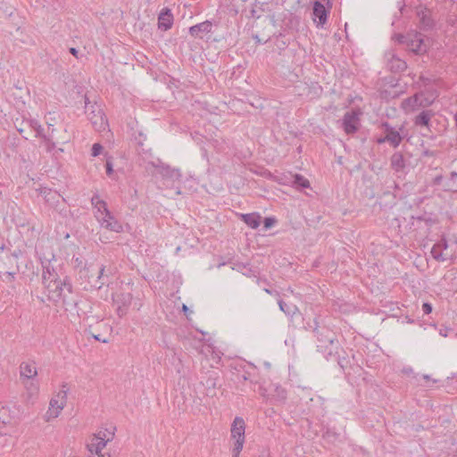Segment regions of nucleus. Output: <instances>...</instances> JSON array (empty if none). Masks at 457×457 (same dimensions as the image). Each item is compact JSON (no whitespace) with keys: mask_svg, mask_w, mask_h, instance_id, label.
Segmentation results:
<instances>
[{"mask_svg":"<svg viewBox=\"0 0 457 457\" xmlns=\"http://www.w3.org/2000/svg\"><path fill=\"white\" fill-rule=\"evenodd\" d=\"M435 101L432 96H428L425 93L420 92L403 99L401 103V109L405 114H410L420 108L430 106Z\"/></svg>","mask_w":457,"mask_h":457,"instance_id":"7ed1b4c3","label":"nucleus"},{"mask_svg":"<svg viewBox=\"0 0 457 457\" xmlns=\"http://www.w3.org/2000/svg\"><path fill=\"white\" fill-rule=\"evenodd\" d=\"M41 193L44 195L46 202L48 203L49 204H54V203H57L60 198V195H58L57 192L53 191L51 189L45 188L41 191Z\"/></svg>","mask_w":457,"mask_h":457,"instance_id":"bb28decb","label":"nucleus"},{"mask_svg":"<svg viewBox=\"0 0 457 457\" xmlns=\"http://www.w3.org/2000/svg\"><path fill=\"white\" fill-rule=\"evenodd\" d=\"M399 43L406 45L407 48L417 54H423L428 51V44L425 41V37L419 32H410L406 35L399 34L396 36Z\"/></svg>","mask_w":457,"mask_h":457,"instance_id":"f03ea898","label":"nucleus"},{"mask_svg":"<svg viewBox=\"0 0 457 457\" xmlns=\"http://www.w3.org/2000/svg\"><path fill=\"white\" fill-rule=\"evenodd\" d=\"M132 295L130 293H116L112 295V302L116 306V312L119 317L127 314L128 309L131 303Z\"/></svg>","mask_w":457,"mask_h":457,"instance_id":"6e6552de","label":"nucleus"},{"mask_svg":"<svg viewBox=\"0 0 457 457\" xmlns=\"http://www.w3.org/2000/svg\"><path fill=\"white\" fill-rule=\"evenodd\" d=\"M388 65L390 70L395 72L403 71L407 67L406 62L403 60L395 57L394 54H391Z\"/></svg>","mask_w":457,"mask_h":457,"instance_id":"393cba45","label":"nucleus"},{"mask_svg":"<svg viewBox=\"0 0 457 457\" xmlns=\"http://www.w3.org/2000/svg\"><path fill=\"white\" fill-rule=\"evenodd\" d=\"M422 311L425 314H429L432 312V305L428 303L422 304Z\"/></svg>","mask_w":457,"mask_h":457,"instance_id":"4c0bfd02","label":"nucleus"},{"mask_svg":"<svg viewBox=\"0 0 457 457\" xmlns=\"http://www.w3.org/2000/svg\"><path fill=\"white\" fill-rule=\"evenodd\" d=\"M264 228L266 229L271 228L275 223H276V220L274 218H271V217H268V218H265L264 219Z\"/></svg>","mask_w":457,"mask_h":457,"instance_id":"f704fd0d","label":"nucleus"},{"mask_svg":"<svg viewBox=\"0 0 457 457\" xmlns=\"http://www.w3.org/2000/svg\"><path fill=\"white\" fill-rule=\"evenodd\" d=\"M4 275L6 277V279L12 280L14 278V272L6 271L4 273Z\"/></svg>","mask_w":457,"mask_h":457,"instance_id":"ea45409f","label":"nucleus"},{"mask_svg":"<svg viewBox=\"0 0 457 457\" xmlns=\"http://www.w3.org/2000/svg\"><path fill=\"white\" fill-rule=\"evenodd\" d=\"M265 292H266V293H268V294H270V295H271V294H272V293H271V291H270V290H269V289H265Z\"/></svg>","mask_w":457,"mask_h":457,"instance_id":"864d4df0","label":"nucleus"},{"mask_svg":"<svg viewBox=\"0 0 457 457\" xmlns=\"http://www.w3.org/2000/svg\"><path fill=\"white\" fill-rule=\"evenodd\" d=\"M314 331L316 332L320 342L318 347L320 349L324 348L325 351L329 348L328 354L331 355L333 350L337 349L336 345L337 344V341L335 334L328 328H322L320 330L317 327L314 328Z\"/></svg>","mask_w":457,"mask_h":457,"instance_id":"0eeeda50","label":"nucleus"},{"mask_svg":"<svg viewBox=\"0 0 457 457\" xmlns=\"http://www.w3.org/2000/svg\"><path fill=\"white\" fill-rule=\"evenodd\" d=\"M94 337H95V339H96L98 341H102L103 343H107V340H105V339L102 340L98 336H95Z\"/></svg>","mask_w":457,"mask_h":457,"instance_id":"09e8293b","label":"nucleus"},{"mask_svg":"<svg viewBox=\"0 0 457 457\" xmlns=\"http://www.w3.org/2000/svg\"><path fill=\"white\" fill-rule=\"evenodd\" d=\"M97 221L100 223L102 228H104L107 230L116 233L123 231L122 224L115 219L110 211H106L104 216H100V218L97 219Z\"/></svg>","mask_w":457,"mask_h":457,"instance_id":"f8f14e48","label":"nucleus"},{"mask_svg":"<svg viewBox=\"0 0 457 457\" xmlns=\"http://www.w3.org/2000/svg\"><path fill=\"white\" fill-rule=\"evenodd\" d=\"M159 172L165 179H170L171 181L179 180L181 178L179 170L172 169L170 166H161Z\"/></svg>","mask_w":457,"mask_h":457,"instance_id":"4be33fe9","label":"nucleus"},{"mask_svg":"<svg viewBox=\"0 0 457 457\" xmlns=\"http://www.w3.org/2000/svg\"><path fill=\"white\" fill-rule=\"evenodd\" d=\"M403 372H404L405 374H408V375H409V374L412 373V369H411V368H404V369H403Z\"/></svg>","mask_w":457,"mask_h":457,"instance_id":"a18cd8bd","label":"nucleus"},{"mask_svg":"<svg viewBox=\"0 0 457 457\" xmlns=\"http://www.w3.org/2000/svg\"><path fill=\"white\" fill-rule=\"evenodd\" d=\"M86 113L96 130L102 131L105 129L107 120L100 106L95 104L88 105L86 102Z\"/></svg>","mask_w":457,"mask_h":457,"instance_id":"423d86ee","label":"nucleus"},{"mask_svg":"<svg viewBox=\"0 0 457 457\" xmlns=\"http://www.w3.org/2000/svg\"><path fill=\"white\" fill-rule=\"evenodd\" d=\"M182 308H183V311H184L185 312H187L188 311L187 306V305H185V304H183V307H182Z\"/></svg>","mask_w":457,"mask_h":457,"instance_id":"3c124183","label":"nucleus"},{"mask_svg":"<svg viewBox=\"0 0 457 457\" xmlns=\"http://www.w3.org/2000/svg\"><path fill=\"white\" fill-rule=\"evenodd\" d=\"M386 128V139L392 146L397 147L403 139L400 132L403 130V126H401L399 130H395L393 127L388 124H385Z\"/></svg>","mask_w":457,"mask_h":457,"instance_id":"dca6fc26","label":"nucleus"},{"mask_svg":"<svg viewBox=\"0 0 457 457\" xmlns=\"http://www.w3.org/2000/svg\"><path fill=\"white\" fill-rule=\"evenodd\" d=\"M451 179H457V172L456 171H452L451 172Z\"/></svg>","mask_w":457,"mask_h":457,"instance_id":"49530a36","label":"nucleus"},{"mask_svg":"<svg viewBox=\"0 0 457 457\" xmlns=\"http://www.w3.org/2000/svg\"><path fill=\"white\" fill-rule=\"evenodd\" d=\"M422 378H423L424 380H429V379H430V378H429V376H428V375H423V376H422Z\"/></svg>","mask_w":457,"mask_h":457,"instance_id":"8fccbe9b","label":"nucleus"},{"mask_svg":"<svg viewBox=\"0 0 457 457\" xmlns=\"http://www.w3.org/2000/svg\"><path fill=\"white\" fill-rule=\"evenodd\" d=\"M420 28L423 30H430L435 27L436 21L432 17V12L425 6L420 5L416 9Z\"/></svg>","mask_w":457,"mask_h":457,"instance_id":"1a4fd4ad","label":"nucleus"},{"mask_svg":"<svg viewBox=\"0 0 457 457\" xmlns=\"http://www.w3.org/2000/svg\"><path fill=\"white\" fill-rule=\"evenodd\" d=\"M30 384H31V387L33 388V390H34L35 392H37V389H38V385H37V383H35L34 381H31V382H30Z\"/></svg>","mask_w":457,"mask_h":457,"instance_id":"37998d69","label":"nucleus"},{"mask_svg":"<svg viewBox=\"0 0 457 457\" xmlns=\"http://www.w3.org/2000/svg\"><path fill=\"white\" fill-rule=\"evenodd\" d=\"M245 420L241 417H236L231 425V437L235 440L234 444H240L244 446L245 443Z\"/></svg>","mask_w":457,"mask_h":457,"instance_id":"ddd939ff","label":"nucleus"},{"mask_svg":"<svg viewBox=\"0 0 457 457\" xmlns=\"http://www.w3.org/2000/svg\"><path fill=\"white\" fill-rule=\"evenodd\" d=\"M241 217L242 220L252 228H257L260 226L262 217L258 213L242 214Z\"/></svg>","mask_w":457,"mask_h":457,"instance_id":"5701e85b","label":"nucleus"},{"mask_svg":"<svg viewBox=\"0 0 457 457\" xmlns=\"http://www.w3.org/2000/svg\"><path fill=\"white\" fill-rule=\"evenodd\" d=\"M385 142H386V137H383V138H379V139L378 140V144H382V143H385Z\"/></svg>","mask_w":457,"mask_h":457,"instance_id":"de8ad7c7","label":"nucleus"},{"mask_svg":"<svg viewBox=\"0 0 457 457\" xmlns=\"http://www.w3.org/2000/svg\"><path fill=\"white\" fill-rule=\"evenodd\" d=\"M10 421L9 410L6 407H0V423L7 424Z\"/></svg>","mask_w":457,"mask_h":457,"instance_id":"7c9ffc66","label":"nucleus"},{"mask_svg":"<svg viewBox=\"0 0 457 457\" xmlns=\"http://www.w3.org/2000/svg\"><path fill=\"white\" fill-rule=\"evenodd\" d=\"M360 112L352 110L346 112L342 120V127L345 133L353 134L357 131L360 120Z\"/></svg>","mask_w":457,"mask_h":457,"instance_id":"9b49d317","label":"nucleus"},{"mask_svg":"<svg viewBox=\"0 0 457 457\" xmlns=\"http://www.w3.org/2000/svg\"><path fill=\"white\" fill-rule=\"evenodd\" d=\"M432 110H424L415 116L413 123L416 127H426L428 128L430 120L434 116Z\"/></svg>","mask_w":457,"mask_h":457,"instance_id":"aec40b11","label":"nucleus"},{"mask_svg":"<svg viewBox=\"0 0 457 457\" xmlns=\"http://www.w3.org/2000/svg\"><path fill=\"white\" fill-rule=\"evenodd\" d=\"M59 118L60 116L56 112H48L47 116L46 117V123L48 129L47 133H51L52 129H54V125L57 123Z\"/></svg>","mask_w":457,"mask_h":457,"instance_id":"c85d7f7f","label":"nucleus"},{"mask_svg":"<svg viewBox=\"0 0 457 457\" xmlns=\"http://www.w3.org/2000/svg\"><path fill=\"white\" fill-rule=\"evenodd\" d=\"M278 303L279 309L287 316L294 317L299 312L297 306L295 304H288L282 300H278Z\"/></svg>","mask_w":457,"mask_h":457,"instance_id":"a878e982","label":"nucleus"},{"mask_svg":"<svg viewBox=\"0 0 457 457\" xmlns=\"http://www.w3.org/2000/svg\"><path fill=\"white\" fill-rule=\"evenodd\" d=\"M443 177L441 175L439 176H436L434 179V183L435 184H440L441 180H442Z\"/></svg>","mask_w":457,"mask_h":457,"instance_id":"79ce46f5","label":"nucleus"},{"mask_svg":"<svg viewBox=\"0 0 457 457\" xmlns=\"http://www.w3.org/2000/svg\"><path fill=\"white\" fill-rule=\"evenodd\" d=\"M103 151V146L99 143H96L92 146V156H98Z\"/></svg>","mask_w":457,"mask_h":457,"instance_id":"473e14b6","label":"nucleus"},{"mask_svg":"<svg viewBox=\"0 0 457 457\" xmlns=\"http://www.w3.org/2000/svg\"><path fill=\"white\" fill-rule=\"evenodd\" d=\"M173 24V15L169 8H163L158 17V27L161 29L168 30Z\"/></svg>","mask_w":457,"mask_h":457,"instance_id":"a211bd4d","label":"nucleus"},{"mask_svg":"<svg viewBox=\"0 0 457 457\" xmlns=\"http://www.w3.org/2000/svg\"><path fill=\"white\" fill-rule=\"evenodd\" d=\"M43 284L47 292L48 298L54 302L61 299L65 302L66 292L71 294L72 289L71 283L66 279L53 278L49 276H43Z\"/></svg>","mask_w":457,"mask_h":457,"instance_id":"f257e3e1","label":"nucleus"},{"mask_svg":"<svg viewBox=\"0 0 457 457\" xmlns=\"http://www.w3.org/2000/svg\"><path fill=\"white\" fill-rule=\"evenodd\" d=\"M276 391L278 393V399L279 401H283L286 399V392L283 388L279 387V386H277L276 387Z\"/></svg>","mask_w":457,"mask_h":457,"instance_id":"e433bc0d","label":"nucleus"},{"mask_svg":"<svg viewBox=\"0 0 457 457\" xmlns=\"http://www.w3.org/2000/svg\"><path fill=\"white\" fill-rule=\"evenodd\" d=\"M443 334H444V337H446V334H445V331L440 332V335H443Z\"/></svg>","mask_w":457,"mask_h":457,"instance_id":"4d7b16f0","label":"nucleus"},{"mask_svg":"<svg viewBox=\"0 0 457 457\" xmlns=\"http://www.w3.org/2000/svg\"><path fill=\"white\" fill-rule=\"evenodd\" d=\"M70 53H71L73 56H75L76 58H79V56H78L79 52H78V50H77L75 47H71V48H70Z\"/></svg>","mask_w":457,"mask_h":457,"instance_id":"a19ab883","label":"nucleus"},{"mask_svg":"<svg viewBox=\"0 0 457 457\" xmlns=\"http://www.w3.org/2000/svg\"><path fill=\"white\" fill-rule=\"evenodd\" d=\"M55 131V129H52L51 133H47V136L44 138L47 152H52L55 148L56 144H64L69 142L71 139V137L65 129L58 136L54 135Z\"/></svg>","mask_w":457,"mask_h":457,"instance_id":"9d476101","label":"nucleus"},{"mask_svg":"<svg viewBox=\"0 0 457 457\" xmlns=\"http://www.w3.org/2000/svg\"><path fill=\"white\" fill-rule=\"evenodd\" d=\"M243 449L242 445L240 444H234L233 449H232V457H239V454Z\"/></svg>","mask_w":457,"mask_h":457,"instance_id":"72a5a7b5","label":"nucleus"},{"mask_svg":"<svg viewBox=\"0 0 457 457\" xmlns=\"http://www.w3.org/2000/svg\"><path fill=\"white\" fill-rule=\"evenodd\" d=\"M212 27V22L206 21L190 27L189 33L194 37L202 38L204 34L211 32Z\"/></svg>","mask_w":457,"mask_h":457,"instance_id":"6ab92c4d","label":"nucleus"},{"mask_svg":"<svg viewBox=\"0 0 457 457\" xmlns=\"http://www.w3.org/2000/svg\"><path fill=\"white\" fill-rule=\"evenodd\" d=\"M91 204L94 208L96 210L95 212V217L96 220L100 218V216H104L105 212L109 211L107 208V204L104 200L100 199L99 195H95L91 198Z\"/></svg>","mask_w":457,"mask_h":457,"instance_id":"412c9836","label":"nucleus"},{"mask_svg":"<svg viewBox=\"0 0 457 457\" xmlns=\"http://www.w3.org/2000/svg\"><path fill=\"white\" fill-rule=\"evenodd\" d=\"M113 172L112 164L110 162H106V174L111 176Z\"/></svg>","mask_w":457,"mask_h":457,"instance_id":"58836bf2","label":"nucleus"},{"mask_svg":"<svg viewBox=\"0 0 457 457\" xmlns=\"http://www.w3.org/2000/svg\"><path fill=\"white\" fill-rule=\"evenodd\" d=\"M443 334H444V337H446V334H445V331L440 332V335H443Z\"/></svg>","mask_w":457,"mask_h":457,"instance_id":"6e6d98bb","label":"nucleus"},{"mask_svg":"<svg viewBox=\"0 0 457 457\" xmlns=\"http://www.w3.org/2000/svg\"><path fill=\"white\" fill-rule=\"evenodd\" d=\"M31 127L35 130L37 137H42L44 139L45 137L47 136V133H45V129L37 120L31 121Z\"/></svg>","mask_w":457,"mask_h":457,"instance_id":"c756f323","label":"nucleus"},{"mask_svg":"<svg viewBox=\"0 0 457 457\" xmlns=\"http://www.w3.org/2000/svg\"><path fill=\"white\" fill-rule=\"evenodd\" d=\"M104 284V282H102L99 286H98V288H101L102 286Z\"/></svg>","mask_w":457,"mask_h":457,"instance_id":"5fc2aeb1","label":"nucleus"},{"mask_svg":"<svg viewBox=\"0 0 457 457\" xmlns=\"http://www.w3.org/2000/svg\"><path fill=\"white\" fill-rule=\"evenodd\" d=\"M68 388L66 385L62 386V389L50 400L49 407L44 419L46 422L56 419L67 403Z\"/></svg>","mask_w":457,"mask_h":457,"instance_id":"20e7f679","label":"nucleus"},{"mask_svg":"<svg viewBox=\"0 0 457 457\" xmlns=\"http://www.w3.org/2000/svg\"><path fill=\"white\" fill-rule=\"evenodd\" d=\"M431 254L434 259L439 262H445L451 258L452 253L448 249V245L445 239H441L438 243L434 245L431 249Z\"/></svg>","mask_w":457,"mask_h":457,"instance_id":"4468645a","label":"nucleus"},{"mask_svg":"<svg viewBox=\"0 0 457 457\" xmlns=\"http://www.w3.org/2000/svg\"><path fill=\"white\" fill-rule=\"evenodd\" d=\"M104 267L102 266L100 270H99V276H98V279H101L103 275H104Z\"/></svg>","mask_w":457,"mask_h":457,"instance_id":"c03bdc74","label":"nucleus"},{"mask_svg":"<svg viewBox=\"0 0 457 457\" xmlns=\"http://www.w3.org/2000/svg\"><path fill=\"white\" fill-rule=\"evenodd\" d=\"M43 276H46V277L49 276L50 278H58L57 273L54 271V269H50L49 265L44 267L42 277Z\"/></svg>","mask_w":457,"mask_h":457,"instance_id":"2f4dec72","label":"nucleus"},{"mask_svg":"<svg viewBox=\"0 0 457 457\" xmlns=\"http://www.w3.org/2000/svg\"><path fill=\"white\" fill-rule=\"evenodd\" d=\"M328 11L325 5L319 0H316L313 4V21H316L318 19V25L323 26L327 22Z\"/></svg>","mask_w":457,"mask_h":457,"instance_id":"2eb2a0df","label":"nucleus"},{"mask_svg":"<svg viewBox=\"0 0 457 457\" xmlns=\"http://www.w3.org/2000/svg\"><path fill=\"white\" fill-rule=\"evenodd\" d=\"M454 121H455V124H456V126H457V112H455V114H454Z\"/></svg>","mask_w":457,"mask_h":457,"instance_id":"603ef678","label":"nucleus"},{"mask_svg":"<svg viewBox=\"0 0 457 457\" xmlns=\"http://www.w3.org/2000/svg\"><path fill=\"white\" fill-rule=\"evenodd\" d=\"M292 179V183L298 188H308L310 187L309 180L300 174L293 175Z\"/></svg>","mask_w":457,"mask_h":457,"instance_id":"cd10ccee","label":"nucleus"},{"mask_svg":"<svg viewBox=\"0 0 457 457\" xmlns=\"http://www.w3.org/2000/svg\"><path fill=\"white\" fill-rule=\"evenodd\" d=\"M443 334H444V337H446V334H445V331L440 332V335H443Z\"/></svg>","mask_w":457,"mask_h":457,"instance_id":"13d9d810","label":"nucleus"},{"mask_svg":"<svg viewBox=\"0 0 457 457\" xmlns=\"http://www.w3.org/2000/svg\"><path fill=\"white\" fill-rule=\"evenodd\" d=\"M72 262L76 268L84 267V262H83L82 258H80V257L73 256Z\"/></svg>","mask_w":457,"mask_h":457,"instance_id":"c9c22d12","label":"nucleus"},{"mask_svg":"<svg viewBox=\"0 0 457 457\" xmlns=\"http://www.w3.org/2000/svg\"><path fill=\"white\" fill-rule=\"evenodd\" d=\"M37 375L36 363L33 361H22L20 365V376L25 379H33Z\"/></svg>","mask_w":457,"mask_h":457,"instance_id":"f3484780","label":"nucleus"},{"mask_svg":"<svg viewBox=\"0 0 457 457\" xmlns=\"http://www.w3.org/2000/svg\"><path fill=\"white\" fill-rule=\"evenodd\" d=\"M113 435V431H99L90 439L87 448L93 455L92 457H111L110 454L103 453L102 451L104 449L107 442L112 439Z\"/></svg>","mask_w":457,"mask_h":457,"instance_id":"39448f33","label":"nucleus"},{"mask_svg":"<svg viewBox=\"0 0 457 457\" xmlns=\"http://www.w3.org/2000/svg\"><path fill=\"white\" fill-rule=\"evenodd\" d=\"M391 167L395 170V171H401L404 169L405 167V161H404V158L403 156V154L399 152L397 153H395L392 156H391Z\"/></svg>","mask_w":457,"mask_h":457,"instance_id":"b1692460","label":"nucleus"}]
</instances>
